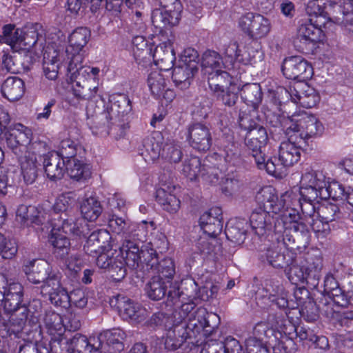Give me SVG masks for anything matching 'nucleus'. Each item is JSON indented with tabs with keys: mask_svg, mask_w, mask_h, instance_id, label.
<instances>
[{
	"mask_svg": "<svg viewBox=\"0 0 353 353\" xmlns=\"http://www.w3.org/2000/svg\"><path fill=\"white\" fill-rule=\"evenodd\" d=\"M23 30L16 28L14 25L7 24L3 28V35L0 36V42L10 46L14 50H17L22 43Z\"/></svg>",
	"mask_w": 353,
	"mask_h": 353,
	"instance_id": "nucleus-44",
	"label": "nucleus"
},
{
	"mask_svg": "<svg viewBox=\"0 0 353 353\" xmlns=\"http://www.w3.org/2000/svg\"><path fill=\"white\" fill-rule=\"evenodd\" d=\"M65 332L51 335L52 351L54 353H91L88 345L85 347V351L77 345V341L79 340V338L81 336H85L84 335L77 333L72 337L68 338Z\"/></svg>",
	"mask_w": 353,
	"mask_h": 353,
	"instance_id": "nucleus-17",
	"label": "nucleus"
},
{
	"mask_svg": "<svg viewBox=\"0 0 353 353\" xmlns=\"http://www.w3.org/2000/svg\"><path fill=\"white\" fill-rule=\"evenodd\" d=\"M156 200L163 210L170 213L176 212L180 208V201L176 196L168 192L162 188L157 190Z\"/></svg>",
	"mask_w": 353,
	"mask_h": 353,
	"instance_id": "nucleus-47",
	"label": "nucleus"
},
{
	"mask_svg": "<svg viewBox=\"0 0 353 353\" xmlns=\"http://www.w3.org/2000/svg\"><path fill=\"white\" fill-rule=\"evenodd\" d=\"M142 155L145 161L154 163L160 157L170 163H178L182 158L181 148L172 141H165L162 134L154 132L143 142Z\"/></svg>",
	"mask_w": 353,
	"mask_h": 353,
	"instance_id": "nucleus-5",
	"label": "nucleus"
},
{
	"mask_svg": "<svg viewBox=\"0 0 353 353\" xmlns=\"http://www.w3.org/2000/svg\"><path fill=\"white\" fill-rule=\"evenodd\" d=\"M63 52L48 46L43 53V70L46 77L50 80H55L58 77L59 65L65 61Z\"/></svg>",
	"mask_w": 353,
	"mask_h": 353,
	"instance_id": "nucleus-21",
	"label": "nucleus"
},
{
	"mask_svg": "<svg viewBox=\"0 0 353 353\" xmlns=\"http://www.w3.org/2000/svg\"><path fill=\"white\" fill-rule=\"evenodd\" d=\"M245 143L248 150H250V155L254 159L257 167L259 169H265L267 160L261 149L266 143H261L257 139L254 141L247 135L245 139Z\"/></svg>",
	"mask_w": 353,
	"mask_h": 353,
	"instance_id": "nucleus-48",
	"label": "nucleus"
},
{
	"mask_svg": "<svg viewBox=\"0 0 353 353\" xmlns=\"http://www.w3.org/2000/svg\"><path fill=\"white\" fill-rule=\"evenodd\" d=\"M98 89V83H92L90 79V82L74 81L72 90L76 98L90 101L96 97Z\"/></svg>",
	"mask_w": 353,
	"mask_h": 353,
	"instance_id": "nucleus-43",
	"label": "nucleus"
},
{
	"mask_svg": "<svg viewBox=\"0 0 353 353\" xmlns=\"http://www.w3.org/2000/svg\"><path fill=\"white\" fill-rule=\"evenodd\" d=\"M167 288V283L160 276H152L145 286V292L149 299L159 301L165 296Z\"/></svg>",
	"mask_w": 353,
	"mask_h": 353,
	"instance_id": "nucleus-50",
	"label": "nucleus"
},
{
	"mask_svg": "<svg viewBox=\"0 0 353 353\" xmlns=\"http://www.w3.org/2000/svg\"><path fill=\"white\" fill-rule=\"evenodd\" d=\"M94 106V103L90 102L86 108V114L90 128L93 133L98 134L106 131L110 122H116L111 119V114L107 108L102 109L101 107Z\"/></svg>",
	"mask_w": 353,
	"mask_h": 353,
	"instance_id": "nucleus-20",
	"label": "nucleus"
},
{
	"mask_svg": "<svg viewBox=\"0 0 353 353\" xmlns=\"http://www.w3.org/2000/svg\"><path fill=\"white\" fill-rule=\"evenodd\" d=\"M91 36L90 31L85 27L75 29L70 36V45L63 52L67 59H71L77 54H83L81 52L86 46Z\"/></svg>",
	"mask_w": 353,
	"mask_h": 353,
	"instance_id": "nucleus-26",
	"label": "nucleus"
},
{
	"mask_svg": "<svg viewBox=\"0 0 353 353\" xmlns=\"http://www.w3.org/2000/svg\"><path fill=\"white\" fill-rule=\"evenodd\" d=\"M222 63V59L219 53L213 50H207L202 57L201 68L204 75L219 70Z\"/></svg>",
	"mask_w": 353,
	"mask_h": 353,
	"instance_id": "nucleus-52",
	"label": "nucleus"
},
{
	"mask_svg": "<svg viewBox=\"0 0 353 353\" xmlns=\"http://www.w3.org/2000/svg\"><path fill=\"white\" fill-rule=\"evenodd\" d=\"M242 100L253 109H256L262 100V92L259 83H246L241 89Z\"/></svg>",
	"mask_w": 353,
	"mask_h": 353,
	"instance_id": "nucleus-40",
	"label": "nucleus"
},
{
	"mask_svg": "<svg viewBox=\"0 0 353 353\" xmlns=\"http://www.w3.org/2000/svg\"><path fill=\"white\" fill-rule=\"evenodd\" d=\"M241 30L253 39L263 38L271 29L268 19L259 14L249 12L242 16L239 21Z\"/></svg>",
	"mask_w": 353,
	"mask_h": 353,
	"instance_id": "nucleus-13",
	"label": "nucleus"
},
{
	"mask_svg": "<svg viewBox=\"0 0 353 353\" xmlns=\"http://www.w3.org/2000/svg\"><path fill=\"white\" fill-rule=\"evenodd\" d=\"M9 123V114L0 108V137L4 135L7 145L16 155L22 154L27 151L26 145L31 141L32 132L21 123H17L12 128L8 130Z\"/></svg>",
	"mask_w": 353,
	"mask_h": 353,
	"instance_id": "nucleus-7",
	"label": "nucleus"
},
{
	"mask_svg": "<svg viewBox=\"0 0 353 353\" xmlns=\"http://www.w3.org/2000/svg\"><path fill=\"white\" fill-rule=\"evenodd\" d=\"M180 288L182 295L185 299L187 298L189 300H194L197 298L204 299L203 295L199 294L201 291L198 288L197 283L191 278L182 280Z\"/></svg>",
	"mask_w": 353,
	"mask_h": 353,
	"instance_id": "nucleus-63",
	"label": "nucleus"
},
{
	"mask_svg": "<svg viewBox=\"0 0 353 353\" xmlns=\"http://www.w3.org/2000/svg\"><path fill=\"white\" fill-rule=\"evenodd\" d=\"M207 75L209 88L215 94L232 85V77L225 71L216 70Z\"/></svg>",
	"mask_w": 353,
	"mask_h": 353,
	"instance_id": "nucleus-39",
	"label": "nucleus"
},
{
	"mask_svg": "<svg viewBox=\"0 0 353 353\" xmlns=\"http://www.w3.org/2000/svg\"><path fill=\"white\" fill-rule=\"evenodd\" d=\"M181 172L190 181L196 180L203 172L200 159L192 157L185 160L183 164Z\"/></svg>",
	"mask_w": 353,
	"mask_h": 353,
	"instance_id": "nucleus-55",
	"label": "nucleus"
},
{
	"mask_svg": "<svg viewBox=\"0 0 353 353\" xmlns=\"http://www.w3.org/2000/svg\"><path fill=\"white\" fill-rule=\"evenodd\" d=\"M161 3L163 8L155 9L152 11V23L160 32H168L165 29L178 24L182 6L178 0H161Z\"/></svg>",
	"mask_w": 353,
	"mask_h": 353,
	"instance_id": "nucleus-10",
	"label": "nucleus"
},
{
	"mask_svg": "<svg viewBox=\"0 0 353 353\" xmlns=\"http://www.w3.org/2000/svg\"><path fill=\"white\" fill-rule=\"evenodd\" d=\"M281 92L289 95L294 103L305 108L314 107L320 100L316 90L307 83H295L289 90L282 89Z\"/></svg>",
	"mask_w": 353,
	"mask_h": 353,
	"instance_id": "nucleus-15",
	"label": "nucleus"
},
{
	"mask_svg": "<svg viewBox=\"0 0 353 353\" xmlns=\"http://www.w3.org/2000/svg\"><path fill=\"white\" fill-rule=\"evenodd\" d=\"M263 290L265 292L263 296L274 303L279 308L285 309L288 307V292L279 281H265Z\"/></svg>",
	"mask_w": 353,
	"mask_h": 353,
	"instance_id": "nucleus-27",
	"label": "nucleus"
},
{
	"mask_svg": "<svg viewBox=\"0 0 353 353\" xmlns=\"http://www.w3.org/2000/svg\"><path fill=\"white\" fill-rule=\"evenodd\" d=\"M8 325H10L14 327V330L17 332H22L26 326L27 321L30 322V315L26 311V308L23 305H21L14 311L8 314L7 317ZM31 324L32 323H29Z\"/></svg>",
	"mask_w": 353,
	"mask_h": 353,
	"instance_id": "nucleus-49",
	"label": "nucleus"
},
{
	"mask_svg": "<svg viewBox=\"0 0 353 353\" xmlns=\"http://www.w3.org/2000/svg\"><path fill=\"white\" fill-rule=\"evenodd\" d=\"M1 294L3 297L0 299V305L8 316V314L20 307L23 295V286L19 283H10Z\"/></svg>",
	"mask_w": 353,
	"mask_h": 353,
	"instance_id": "nucleus-24",
	"label": "nucleus"
},
{
	"mask_svg": "<svg viewBox=\"0 0 353 353\" xmlns=\"http://www.w3.org/2000/svg\"><path fill=\"white\" fill-rule=\"evenodd\" d=\"M68 60V72L70 74L71 78L74 79V81L90 82L91 79L92 83H97L93 78H91L90 66L82 65L83 54H77Z\"/></svg>",
	"mask_w": 353,
	"mask_h": 353,
	"instance_id": "nucleus-32",
	"label": "nucleus"
},
{
	"mask_svg": "<svg viewBox=\"0 0 353 353\" xmlns=\"http://www.w3.org/2000/svg\"><path fill=\"white\" fill-rule=\"evenodd\" d=\"M239 125L248 131L247 136L252 138L254 141L257 139L261 143H266L268 141V134L265 128L256 124L248 115L239 114Z\"/></svg>",
	"mask_w": 353,
	"mask_h": 353,
	"instance_id": "nucleus-34",
	"label": "nucleus"
},
{
	"mask_svg": "<svg viewBox=\"0 0 353 353\" xmlns=\"http://www.w3.org/2000/svg\"><path fill=\"white\" fill-rule=\"evenodd\" d=\"M263 208L254 210L250 215V221L252 229L259 236H263L267 231L274 232L275 212L280 210L276 205L277 197L272 193V189L267 187L261 190L256 196Z\"/></svg>",
	"mask_w": 353,
	"mask_h": 353,
	"instance_id": "nucleus-4",
	"label": "nucleus"
},
{
	"mask_svg": "<svg viewBox=\"0 0 353 353\" xmlns=\"http://www.w3.org/2000/svg\"><path fill=\"white\" fill-rule=\"evenodd\" d=\"M188 140L194 149L206 152L212 143V137L209 127L201 123H195L188 128Z\"/></svg>",
	"mask_w": 353,
	"mask_h": 353,
	"instance_id": "nucleus-18",
	"label": "nucleus"
},
{
	"mask_svg": "<svg viewBox=\"0 0 353 353\" xmlns=\"http://www.w3.org/2000/svg\"><path fill=\"white\" fill-rule=\"evenodd\" d=\"M305 11L309 22L314 23L315 26H325L329 21H333L345 27H353V6L349 2L343 5L329 1L325 5L319 0H312L307 3Z\"/></svg>",
	"mask_w": 353,
	"mask_h": 353,
	"instance_id": "nucleus-3",
	"label": "nucleus"
},
{
	"mask_svg": "<svg viewBox=\"0 0 353 353\" xmlns=\"http://www.w3.org/2000/svg\"><path fill=\"white\" fill-rule=\"evenodd\" d=\"M108 227L116 234H128L132 232L134 225H130L121 217L112 215L108 220Z\"/></svg>",
	"mask_w": 353,
	"mask_h": 353,
	"instance_id": "nucleus-64",
	"label": "nucleus"
},
{
	"mask_svg": "<svg viewBox=\"0 0 353 353\" xmlns=\"http://www.w3.org/2000/svg\"><path fill=\"white\" fill-rule=\"evenodd\" d=\"M222 219L221 210L219 208H213L201 216L199 222L205 233L216 236L223 229Z\"/></svg>",
	"mask_w": 353,
	"mask_h": 353,
	"instance_id": "nucleus-29",
	"label": "nucleus"
},
{
	"mask_svg": "<svg viewBox=\"0 0 353 353\" xmlns=\"http://www.w3.org/2000/svg\"><path fill=\"white\" fill-rule=\"evenodd\" d=\"M196 72L194 63L193 65H187L180 63L179 65L173 68L172 77L176 86L180 87L181 89H186L190 85V79Z\"/></svg>",
	"mask_w": 353,
	"mask_h": 353,
	"instance_id": "nucleus-35",
	"label": "nucleus"
},
{
	"mask_svg": "<svg viewBox=\"0 0 353 353\" xmlns=\"http://www.w3.org/2000/svg\"><path fill=\"white\" fill-rule=\"evenodd\" d=\"M18 251V244L15 239L6 237L1 234L0 239V254L5 259H12Z\"/></svg>",
	"mask_w": 353,
	"mask_h": 353,
	"instance_id": "nucleus-61",
	"label": "nucleus"
},
{
	"mask_svg": "<svg viewBox=\"0 0 353 353\" xmlns=\"http://www.w3.org/2000/svg\"><path fill=\"white\" fill-rule=\"evenodd\" d=\"M283 75L289 79L305 81L313 74V68L303 57L293 56L284 59L281 68Z\"/></svg>",
	"mask_w": 353,
	"mask_h": 353,
	"instance_id": "nucleus-14",
	"label": "nucleus"
},
{
	"mask_svg": "<svg viewBox=\"0 0 353 353\" xmlns=\"http://www.w3.org/2000/svg\"><path fill=\"white\" fill-rule=\"evenodd\" d=\"M196 317L190 322L174 319L172 327H168L165 341V347L168 350L179 348L188 339L210 335L220 323L219 316L215 313L208 312L206 309H200Z\"/></svg>",
	"mask_w": 353,
	"mask_h": 353,
	"instance_id": "nucleus-2",
	"label": "nucleus"
},
{
	"mask_svg": "<svg viewBox=\"0 0 353 353\" xmlns=\"http://www.w3.org/2000/svg\"><path fill=\"white\" fill-rule=\"evenodd\" d=\"M174 38L172 35L162 41L154 50L152 57L154 63L161 70H169L172 68L176 60L173 48Z\"/></svg>",
	"mask_w": 353,
	"mask_h": 353,
	"instance_id": "nucleus-19",
	"label": "nucleus"
},
{
	"mask_svg": "<svg viewBox=\"0 0 353 353\" xmlns=\"http://www.w3.org/2000/svg\"><path fill=\"white\" fill-rule=\"evenodd\" d=\"M325 27L315 26L311 22L302 24L299 28L298 38L305 44H314L321 40L323 36L322 28Z\"/></svg>",
	"mask_w": 353,
	"mask_h": 353,
	"instance_id": "nucleus-36",
	"label": "nucleus"
},
{
	"mask_svg": "<svg viewBox=\"0 0 353 353\" xmlns=\"http://www.w3.org/2000/svg\"><path fill=\"white\" fill-rule=\"evenodd\" d=\"M96 265L100 269L108 270L117 281H121L126 275L124 257L121 252L113 250L112 246L97 254Z\"/></svg>",
	"mask_w": 353,
	"mask_h": 353,
	"instance_id": "nucleus-11",
	"label": "nucleus"
},
{
	"mask_svg": "<svg viewBox=\"0 0 353 353\" xmlns=\"http://www.w3.org/2000/svg\"><path fill=\"white\" fill-rule=\"evenodd\" d=\"M296 196L292 191H287L276 202L280 210L275 212L274 233L275 240L282 241L287 249L301 250L309 244L310 232L298 210L291 207Z\"/></svg>",
	"mask_w": 353,
	"mask_h": 353,
	"instance_id": "nucleus-1",
	"label": "nucleus"
},
{
	"mask_svg": "<svg viewBox=\"0 0 353 353\" xmlns=\"http://www.w3.org/2000/svg\"><path fill=\"white\" fill-rule=\"evenodd\" d=\"M110 304L117 308L123 319L132 323H141L148 316V311L145 308L121 294L114 296V299L111 300Z\"/></svg>",
	"mask_w": 353,
	"mask_h": 353,
	"instance_id": "nucleus-12",
	"label": "nucleus"
},
{
	"mask_svg": "<svg viewBox=\"0 0 353 353\" xmlns=\"http://www.w3.org/2000/svg\"><path fill=\"white\" fill-rule=\"evenodd\" d=\"M288 140L281 143L279 150V158L268 159L265 170L271 175L281 176L286 167L298 162L301 157V148L303 143L292 134H287Z\"/></svg>",
	"mask_w": 353,
	"mask_h": 353,
	"instance_id": "nucleus-6",
	"label": "nucleus"
},
{
	"mask_svg": "<svg viewBox=\"0 0 353 353\" xmlns=\"http://www.w3.org/2000/svg\"><path fill=\"white\" fill-rule=\"evenodd\" d=\"M65 332L51 335L52 351L54 353H91L88 345L85 347V351L77 345V341L79 340V338L81 336H85L84 335L77 333L72 337L68 338Z\"/></svg>",
	"mask_w": 353,
	"mask_h": 353,
	"instance_id": "nucleus-16",
	"label": "nucleus"
},
{
	"mask_svg": "<svg viewBox=\"0 0 353 353\" xmlns=\"http://www.w3.org/2000/svg\"><path fill=\"white\" fill-rule=\"evenodd\" d=\"M125 337V332L120 329H114L112 330H107L99 334L97 336H81L79 340L77 341V345L83 349L90 347L91 353H106V345L112 346L117 352H121L123 350L124 345L123 340Z\"/></svg>",
	"mask_w": 353,
	"mask_h": 353,
	"instance_id": "nucleus-8",
	"label": "nucleus"
},
{
	"mask_svg": "<svg viewBox=\"0 0 353 353\" xmlns=\"http://www.w3.org/2000/svg\"><path fill=\"white\" fill-rule=\"evenodd\" d=\"M111 235L106 230H97L92 232L83 246V250L88 255L95 256L99 253L112 247Z\"/></svg>",
	"mask_w": 353,
	"mask_h": 353,
	"instance_id": "nucleus-22",
	"label": "nucleus"
},
{
	"mask_svg": "<svg viewBox=\"0 0 353 353\" xmlns=\"http://www.w3.org/2000/svg\"><path fill=\"white\" fill-rule=\"evenodd\" d=\"M49 242L53 246V253L57 258L65 259L70 250V242L65 235L61 233H52Z\"/></svg>",
	"mask_w": 353,
	"mask_h": 353,
	"instance_id": "nucleus-46",
	"label": "nucleus"
},
{
	"mask_svg": "<svg viewBox=\"0 0 353 353\" xmlns=\"http://www.w3.org/2000/svg\"><path fill=\"white\" fill-rule=\"evenodd\" d=\"M301 183L303 185H312L318 189H324L327 181L322 171L311 170L302 175Z\"/></svg>",
	"mask_w": 353,
	"mask_h": 353,
	"instance_id": "nucleus-54",
	"label": "nucleus"
},
{
	"mask_svg": "<svg viewBox=\"0 0 353 353\" xmlns=\"http://www.w3.org/2000/svg\"><path fill=\"white\" fill-rule=\"evenodd\" d=\"M38 212L34 206L20 205L17 210V221L24 226L32 224H43L41 219L37 215Z\"/></svg>",
	"mask_w": 353,
	"mask_h": 353,
	"instance_id": "nucleus-41",
	"label": "nucleus"
},
{
	"mask_svg": "<svg viewBox=\"0 0 353 353\" xmlns=\"http://www.w3.org/2000/svg\"><path fill=\"white\" fill-rule=\"evenodd\" d=\"M43 321L50 335L65 332L63 319L59 314L52 311L48 312L45 314Z\"/></svg>",
	"mask_w": 353,
	"mask_h": 353,
	"instance_id": "nucleus-57",
	"label": "nucleus"
},
{
	"mask_svg": "<svg viewBox=\"0 0 353 353\" xmlns=\"http://www.w3.org/2000/svg\"><path fill=\"white\" fill-rule=\"evenodd\" d=\"M324 127L317 117L312 114H303L295 122H292L286 129V134H292L304 145L310 139L322 135Z\"/></svg>",
	"mask_w": 353,
	"mask_h": 353,
	"instance_id": "nucleus-9",
	"label": "nucleus"
},
{
	"mask_svg": "<svg viewBox=\"0 0 353 353\" xmlns=\"http://www.w3.org/2000/svg\"><path fill=\"white\" fill-rule=\"evenodd\" d=\"M193 300H189V302L181 303V305L178 310H176L173 314V318L176 321H186L190 322V320L196 319L197 312L200 309H205L204 307H199L195 309V304L192 301Z\"/></svg>",
	"mask_w": 353,
	"mask_h": 353,
	"instance_id": "nucleus-56",
	"label": "nucleus"
},
{
	"mask_svg": "<svg viewBox=\"0 0 353 353\" xmlns=\"http://www.w3.org/2000/svg\"><path fill=\"white\" fill-rule=\"evenodd\" d=\"M347 189L336 181L327 182L325 188L321 190V199H332L333 200L345 201Z\"/></svg>",
	"mask_w": 353,
	"mask_h": 353,
	"instance_id": "nucleus-53",
	"label": "nucleus"
},
{
	"mask_svg": "<svg viewBox=\"0 0 353 353\" xmlns=\"http://www.w3.org/2000/svg\"><path fill=\"white\" fill-rule=\"evenodd\" d=\"M21 167V172L23 180L27 184L33 183L38 176L39 163L37 156L34 153L26 151L24 154L18 155Z\"/></svg>",
	"mask_w": 353,
	"mask_h": 353,
	"instance_id": "nucleus-28",
	"label": "nucleus"
},
{
	"mask_svg": "<svg viewBox=\"0 0 353 353\" xmlns=\"http://www.w3.org/2000/svg\"><path fill=\"white\" fill-rule=\"evenodd\" d=\"M322 268V260L320 258H315L312 263H309L306 267L304 266L307 278L312 285H318Z\"/></svg>",
	"mask_w": 353,
	"mask_h": 353,
	"instance_id": "nucleus-62",
	"label": "nucleus"
},
{
	"mask_svg": "<svg viewBox=\"0 0 353 353\" xmlns=\"http://www.w3.org/2000/svg\"><path fill=\"white\" fill-rule=\"evenodd\" d=\"M65 171L72 179L77 181H84L91 176L90 166L77 159L68 160Z\"/></svg>",
	"mask_w": 353,
	"mask_h": 353,
	"instance_id": "nucleus-37",
	"label": "nucleus"
},
{
	"mask_svg": "<svg viewBox=\"0 0 353 353\" xmlns=\"http://www.w3.org/2000/svg\"><path fill=\"white\" fill-rule=\"evenodd\" d=\"M1 92L10 101L20 99L25 92L24 82L17 77H9L2 83Z\"/></svg>",
	"mask_w": 353,
	"mask_h": 353,
	"instance_id": "nucleus-33",
	"label": "nucleus"
},
{
	"mask_svg": "<svg viewBox=\"0 0 353 353\" xmlns=\"http://www.w3.org/2000/svg\"><path fill=\"white\" fill-rule=\"evenodd\" d=\"M277 245H273L268 248L265 252L261 254V258L263 261H266L270 265L275 268H283L286 265L290 264L291 261V257L288 254L285 253V250H282L283 248H285L286 250H292L291 249H287L283 242L279 243L277 241Z\"/></svg>",
	"mask_w": 353,
	"mask_h": 353,
	"instance_id": "nucleus-30",
	"label": "nucleus"
},
{
	"mask_svg": "<svg viewBox=\"0 0 353 353\" xmlns=\"http://www.w3.org/2000/svg\"><path fill=\"white\" fill-rule=\"evenodd\" d=\"M63 223L61 224V230L65 234H72L79 237H85L90 232V227L85 219H74L70 218L65 219L61 217Z\"/></svg>",
	"mask_w": 353,
	"mask_h": 353,
	"instance_id": "nucleus-38",
	"label": "nucleus"
},
{
	"mask_svg": "<svg viewBox=\"0 0 353 353\" xmlns=\"http://www.w3.org/2000/svg\"><path fill=\"white\" fill-rule=\"evenodd\" d=\"M246 223L244 221L228 223L225 229V235L228 239L239 245L243 243L247 232V230L244 227Z\"/></svg>",
	"mask_w": 353,
	"mask_h": 353,
	"instance_id": "nucleus-51",
	"label": "nucleus"
},
{
	"mask_svg": "<svg viewBox=\"0 0 353 353\" xmlns=\"http://www.w3.org/2000/svg\"><path fill=\"white\" fill-rule=\"evenodd\" d=\"M23 272L28 280L34 283L39 284L45 281L53 272L50 264L44 260H32L23 265Z\"/></svg>",
	"mask_w": 353,
	"mask_h": 353,
	"instance_id": "nucleus-23",
	"label": "nucleus"
},
{
	"mask_svg": "<svg viewBox=\"0 0 353 353\" xmlns=\"http://www.w3.org/2000/svg\"><path fill=\"white\" fill-rule=\"evenodd\" d=\"M41 28V26L39 23L32 24L26 26L22 33V44L26 48H30L35 46L40 37L41 32L39 30Z\"/></svg>",
	"mask_w": 353,
	"mask_h": 353,
	"instance_id": "nucleus-59",
	"label": "nucleus"
},
{
	"mask_svg": "<svg viewBox=\"0 0 353 353\" xmlns=\"http://www.w3.org/2000/svg\"><path fill=\"white\" fill-rule=\"evenodd\" d=\"M102 211L101 204L95 197L90 196L83 200L81 205V212L85 220L90 221L97 220Z\"/></svg>",
	"mask_w": 353,
	"mask_h": 353,
	"instance_id": "nucleus-45",
	"label": "nucleus"
},
{
	"mask_svg": "<svg viewBox=\"0 0 353 353\" xmlns=\"http://www.w3.org/2000/svg\"><path fill=\"white\" fill-rule=\"evenodd\" d=\"M119 252H121L122 255L123 252H125V259L124 258L125 267L128 265L132 268H136L139 266L141 259V254L137 243L130 240H126Z\"/></svg>",
	"mask_w": 353,
	"mask_h": 353,
	"instance_id": "nucleus-42",
	"label": "nucleus"
},
{
	"mask_svg": "<svg viewBox=\"0 0 353 353\" xmlns=\"http://www.w3.org/2000/svg\"><path fill=\"white\" fill-rule=\"evenodd\" d=\"M43 164L45 173L50 180L55 181L63 177L66 164L57 152H50L44 155Z\"/></svg>",
	"mask_w": 353,
	"mask_h": 353,
	"instance_id": "nucleus-25",
	"label": "nucleus"
},
{
	"mask_svg": "<svg viewBox=\"0 0 353 353\" xmlns=\"http://www.w3.org/2000/svg\"><path fill=\"white\" fill-rule=\"evenodd\" d=\"M74 201V198L71 196L70 192L62 194L56 199V201L53 205V210L56 213H62L59 216V221L62 223L63 219L61 217L65 219L68 218L66 212L72 208V205L73 204Z\"/></svg>",
	"mask_w": 353,
	"mask_h": 353,
	"instance_id": "nucleus-60",
	"label": "nucleus"
},
{
	"mask_svg": "<svg viewBox=\"0 0 353 353\" xmlns=\"http://www.w3.org/2000/svg\"><path fill=\"white\" fill-rule=\"evenodd\" d=\"M107 109L111 114V119L119 122L132 110L131 102L125 94L114 95L111 97Z\"/></svg>",
	"mask_w": 353,
	"mask_h": 353,
	"instance_id": "nucleus-31",
	"label": "nucleus"
},
{
	"mask_svg": "<svg viewBox=\"0 0 353 353\" xmlns=\"http://www.w3.org/2000/svg\"><path fill=\"white\" fill-rule=\"evenodd\" d=\"M148 86L156 97H161L166 88V81L158 71L152 72L148 78Z\"/></svg>",
	"mask_w": 353,
	"mask_h": 353,
	"instance_id": "nucleus-58",
	"label": "nucleus"
}]
</instances>
